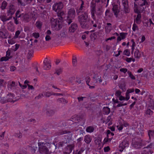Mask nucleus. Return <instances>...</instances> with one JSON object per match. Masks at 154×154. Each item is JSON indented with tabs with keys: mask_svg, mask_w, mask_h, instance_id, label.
Masks as SVG:
<instances>
[{
	"mask_svg": "<svg viewBox=\"0 0 154 154\" xmlns=\"http://www.w3.org/2000/svg\"><path fill=\"white\" fill-rule=\"evenodd\" d=\"M13 95L11 94H8L6 98H5V103L13 101Z\"/></svg>",
	"mask_w": 154,
	"mask_h": 154,
	"instance_id": "obj_13",
	"label": "nucleus"
},
{
	"mask_svg": "<svg viewBox=\"0 0 154 154\" xmlns=\"http://www.w3.org/2000/svg\"><path fill=\"white\" fill-rule=\"evenodd\" d=\"M78 19L80 24L89 19L88 18L87 14L85 12L83 13L82 14L78 16Z\"/></svg>",
	"mask_w": 154,
	"mask_h": 154,
	"instance_id": "obj_6",
	"label": "nucleus"
},
{
	"mask_svg": "<svg viewBox=\"0 0 154 154\" xmlns=\"http://www.w3.org/2000/svg\"><path fill=\"white\" fill-rule=\"evenodd\" d=\"M63 5L61 2L56 3L53 7V9L55 11L59 12L63 8Z\"/></svg>",
	"mask_w": 154,
	"mask_h": 154,
	"instance_id": "obj_7",
	"label": "nucleus"
},
{
	"mask_svg": "<svg viewBox=\"0 0 154 154\" xmlns=\"http://www.w3.org/2000/svg\"><path fill=\"white\" fill-rule=\"evenodd\" d=\"M13 19L14 20V23L16 24H18L19 23L18 22V20H17V18H16L15 17H13Z\"/></svg>",
	"mask_w": 154,
	"mask_h": 154,
	"instance_id": "obj_58",
	"label": "nucleus"
},
{
	"mask_svg": "<svg viewBox=\"0 0 154 154\" xmlns=\"http://www.w3.org/2000/svg\"><path fill=\"white\" fill-rule=\"evenodd\" d=\"M76 13L77 15H79V13L81 12H82V13H83L81 11L82 10H80V9L79 8H76Z\"/></svg>",
	"mask_w": 154,
	"mask_h": 154,
	"instance_id": "obj_55",
	"label": "nucleus"
},
{
	"mask_svg": "<svg viewBox=\"0 0 154 154\" xmlns=\"http://www.w3.org/2000/svg\"><path fill=\"white\" fill-rule=\"evenodd\" d=\"M67 143V142L66 141L65 142L64 141L62 142H60L59 143L58 147H61L64 146H65L66 143Z\"/></svg>",
	"mask_w": 154,
	"mask_h": 154,
	"instance_id": "obj_30",
	"label": "nucleus"
},
{
	"mask_svg": "<svg viewBox=\"0 0 154 154\" xmlns=\"http://www.w3.org/2000/svg\"><path fill=\"white\" fill-rule=\"evenodd\" d=\"M84 5V2L83 1H82V3L81 5V6H80V7L79 8V9H80V10H82L83 9V5Z\"/></svg>",
	"mask_w": 154,
	"mask_h": 154,
	"instance_id": "obj_62",
	"label": "nucleus"
},
{
	"mask_svg": "<svg viewBox=\"0 0 154 154\" xmlns=\"http://www.w3.org/2000/svg\"><path fill=\"white\" fill-rule=\"evenodd\" d=\"M75 16V11L74 8H71L68 12V15L66 19L63 21L66 25H69L72 22Z\"/></svg>",
	"mask_w": 154,
	"mask_h": 154,
	"instance_id": "obj_1",
	"label": "nucleus"
},
{
	"mask_svg": "<svg viewBox=\"0 0 154 154\" xmlns=\"http://www.w3.org/2000/svg\"><path fill=\"white\" fill-rule=\"evenodd\" d=\"M20 33V32L19 30H17L16 31L15 33V36L17 38L19 35Z\"/></svg>",
	"mask_w": 154,
	"mask_h": 154,
	"instance_id": "obj_61",
	"label": "nucleus"
},
{
	"mask_svg": "<svg viewBox=\"0 0 154 154\" xmlns=\"http://www.w3.org/2000/svg\"><path fill=\"white\" fill-rule=\"evenodd\" d=\"M5 98L3 97L1 95H0V101L1 103H5Z\"/></svg>",
	"mask_w": 154,
	"mask_h": 154,
	"instance_id": "obj_49",
	"label": "nucleus"
},
{
	"mask_svg": "<svg viewBox=\"0 0 154 154\" xmlns=\"http://www.w3.org/2000/svg\"><path fill=\"white\" fill-rule=\"evenodd\" d=\"M124 54L127 56H129L130 55V53L128 50H125L124 52Z\"/></svg>",
	"mask_w": 154,
	"mask_h": 154,
	"instance_id": "obj_45",
	"label": "nucleus"
},
{
	"mask_svg": "<svg viewBox=\"0 0 154 154\" xmlns=\"http://www.w3.org/2000/svg\"><path fill=\"white\" fill-rule=\"evenodd\" d=\"M90 81V78L89 76L87 77L86 78V81L87 83H89Z\"/></svg>",
	"mask_w": 154,
	"mask_h": 154,
	"instance_id": "obj_63",
	"label": "nucleus"
},
{
	"mask_svg": "<svg viewBox=\"0 0 154 154\" xmlns=\"http://www.w3.org/2000/svg\"><path fill=\"white\" fill-rule=\"evenodd\" d=\"M91 139L89 135H86L85 137V141L88 144H89L91 142Z\"/></svg>",
	"mask_w": 154,
	"mask_h": 154,
	"instance_id": "obj_18",
	"label": "nucleus"
},
{
	"mask_svg": "<svg viewBox=\"0 0 154 154\" xmlns=\"http://www.w3.org/2000/svg\"><path fill=\"white\" fill-rule=\"evenodd\" d=\"M33 51L32 50H29V52L27 55V58L28 59H30L33 54Z\"/></svg>",
	"mask_w": 154,
	"mask_h": 154,
	"instance_id": "obj_31",
	"label": "nucleus"
},
{
	"mask_svg": "<svg viewBox=\"0 0 154 154\" xmlns=\"http://www.w3.org/2000/svg\"><path fill=\"white\" fill-rule=\"evenodd\" d=\"M36 26L39 29H40L42 26V23L40 21H37L35 24Z\"/></svg>",
	"mask_w": 154,
	"mask_h": 154,
	"instance_id": "obj_24",
	"label": "nucleus"
},
{
	"mask_svg": "<svg viewBox=\"0 0 154 154\" xmlns=\"http://www.w3.org/2000/svg\"><path fill=\"white\" fill-rule=\"evenodd\" d=\"M74 145L73 144L67 145L64 149L63 154H70L73 150L74 152Z\"/></svg>",
	"mask_w": 154,
	"mask_h": 154,
	"instance_id": "obj_5",
	"label": "nucleus"
},
{
	"mask_svg": "<svg viewBox=\"0 0 154 154\" xmlns=\"http://www.w3.org/2000/svg\"><path fill=\"white\" fill-rule=\"evenodd\" d=\"M33 35L36 38H37L39 37V34L38 33L35 32L33 33Z\"/></svg>",
	"mask_w": 154,
	"mask_h": 154,
	"instance_id": "obj_48",
	"label": "nucleus"
},
{
	"mask_svg": "<svg viewBox=\"0 0 154 154\" xmlns=\"http://www.w3.org/2000/svg\"><path fill=\"white\" fill-rule=\"evenodd\" d=\"M60 35L63 38H66L67 37L66 33L65 32H62L60 33Z\"/></svg>",
	"mask_w": 154,
	"mask_h": 154,
	"instance_id": "obj_35",
	"label": "nucleus"
},
{
	"mask_svg": "<svg viewBox=\"0 0 154 154\" xmlns=\"http://www.w3.org/2000/svg\"><path fill=\"white\" fill-rule=\"evenodd\" d=\"M80 119V118L79 117L77 116H75L74 117H73L71 118V121H72L73 122L76 123L78 122H79V120Z\"/></svg>",
	"mask_w": 154,
	"mask_h": 154,
	"instance_id": "obj_23",
	"label": "nucleus"
},
{
	"mask_svg": "<svg viewBox=\"0 0 154 154\" xmlns=\"http://www.w3.org/2000/svg\"><path fill=\"white\" fill-rule=\"evenodd\" d=\"M77 24L75 23H72L69 28V31L70 32H74L77 29Z\"/></svg>",
	"mask_w": 154,
	"mask_h": 154,
	"instance_id": "obj_12",
	"label": "nucleus"
},
{
	"mask_svg": "<svg viewBox=\"0 0 154 154\" xmlns=\"http://www.w3.org/2000/svg\"><path fill=\"white\" fill-rule=\"evenodd\" d=\"M0 18L3 22L6 21L7 16L4 15H2L0 16Z\"/></svg>",
	"mask_w": 154,
	"mask_h": 154,
	"instance_id": "obj_38",
	"label": "nucleus"
},
{
	"mask_svg": "<svg viewBox=\"0 0 154 154\" xmlns=\"http://www.w3.org/2000/svg\"><path fill=\"white\" fill-rule=\"evenodd\" d=\"M45 39L46 41H48L51 39V38L49 35H48L46 36Z\"/></svg>",
	"mask_w": 154,
	"mask_h": 154,
	"instance_id": "obj_60",
	"label": "nucleus"
},
{
	"mask_svg": "<svg viewBox=\"0 0 154 154\" xmlns=\"http://www.w3.org/2000/svg\"><path fill=\"white\" fill-rule=\"evenodd\" d=\"M70 133V131H60L57 132V134L58 135H61L64 134Z\"/></svg>",
	"mask_w": 154,
	"mask_h": 154,
	"instance_id": "obj_26",
	"label": "nucleus"
},
{
	"mask_svg": "<svg viewBox=\"0 0 154 154\" xmlns=\"http://www.w3.org/2000/svg\"><path fill=\"white\" fill-rule=\"evenodd\" d=\"M120 71L123 72L124 73H125L128 71L127 69L126 68H122L120 69Z\"/></svg>",
	"mask_w": 154,
	"mask_h": 154,
	"instance_id": "obj_54",
	"label": "nucleus"
},
{
	"mask_svg": "<svg viewBox=\"0 0 154 154\" xmlns=\"http://www.w3.org/2000/svg\"><path fill=\"white\" fill-rule=\"evenodd\" d=\"M122 3L123 4L124 6L126 5H128V2L127 1L123 0L122 1Z\"/></svg>",
	"mask_w": 154,
	"mask_h": 154,
	"instance_id": "obj_59",
	"label": "nucleus"
},
{
	"mask_svg": "<svg viewBox=\"0 0 154 154\" xmlns=\"http://www.w3.org/2000/svg\"><path fill=\"white\" fill-rule=\"evenodd\" d=\"M46 113L47 115L50 116L53 115L54 114L55 112L53 110L50 109L47 111Z\"/></svg>",
	"mask_w": 154,
	"mask_h": 154,
	"instance_id": "obj_21",
	"label": "nucleus"
},
{
	"mask_svg": "<svg viewBox=\"0 0 154 154\" xmlns=\"http://www.w3.org/2000/svg\"><path fill=\"white\" fill-rule=\"evenodd\" d=\"M105 29L106 32H109L112 29V26H106Z\"/></svg>",
	"mask_w": 154,
	"mask_h": 154,
	"instance_id": "obj_37",
	"label": "nucleus"
},
{
	"mask_svg": "<svg viewBox=\"0 0 154 154\" xmlns=\"http://www.w3.org/2000/svg\"><path fill=\"white\" fill-rule=\"evenodd\" d=\"M124 7L125 13H128L129 11V9L128 8V5L125 6Z\"/></svg>",
	"mask_w": 154,
	"mask_h": 154,
	"instance_id": "obj_46",
	"label": "nucleus"
},
{
	"mask_svg": "<svg viewBox=\"0 0 154 154\" xmlns=\"http://www.w3.org/2000/svg\"><path fill=\"white\" fill-rule=\"evenodd\" d=\"M148 136L149 138H150L151 137H154V131L153 130H149L148 132Z\"/></svg>",
	"mask_w": 154,
	"mask_h": 154,
	"instance_id": "obj_29",
	"label": "nucleus"
},
{
	"mask_svg": "<svg viewBox=\"0 0 154 154\" xmlns=\"http://www.w3.org/2000/svg\"><path fill=\"white\" fill-rule=\"evenodd\" d=\"M140 1H142L143 2L140 4H139V5L141 6H142L146 5H148V3L147 2L146 0H140Z\"/></svg>",
	"mask_w": 154,
	"mask_h": 154,
	"instance_id": "obj_40",
	"label": "nucleus"
},
{
	"mask_svg": "<svg viewBox=\"0 0 154 154\" xmlns=\"http://www.w3.org/2000/svg\"><path fill=\"white\" fill-rule=\"evenodd\" d=\"M141 18V15L140 14H138L137 16L136 19V22L137 23L139 24L140 23V19Z\"/></svg>",
	"mask_w": 154,
	"mask_h": 154,
	"instance_id": "obj_28",
	"label": "nucleus"
},
{
	"mask_svg": "<svg viewBox=\"0 0 154 154\" xmlns=\"http://www.w3.org/2000/svg\"><path fill=\"white\" fill-rule=\"evenodd\" d=\"M39 151L41 154H50L51 152L48 147L49 145L46 143L39 142L38 143Z\"/></svg>",
	"mask_w": 154,
	"mask_h": 154,
	"instance_id": "obj_2",
	"label": "nucleus"
},
{
	"mask_svg": "<svg viewBox=\"0 0 154 154\" xmlns=\"http://www.w3.org/2000/svg\"><path fill=\"white\" fill-rule=\"evenodd\" d=\"M121 94V92L119 91H116V93H115V94L116 96H120Z\"/></svg>",
	"mask_w": 154,
	"mask_h": 154,
	"instance_id": "obj_51",
	"label": "nucleus"
},
{
	"mask_svg": "<svg viewBox=\"0 0 154 154\" xmlns=\"http://www.w3.org/2000/svg\"><path fill=\"white\" fill-rule=\"evenodd\" d=\"M137 28H138L136 24L134 23L133 25V26L132 28V29L133 31H135L136 29Z\"/></svg>",
	"mask_w": 154,
	"mask_h": 154,
	"instance_id": "obj_53",
	"label": "nucleus"
},
{
	"mask_svg": "<svg viewBox=\"0 0 154 154\" xmlns=\"http://www.w3.org/2000/svg\"><path fill=\"white\" fill-rule=\"evenodd\" d=\"M90 37L91 40L94 41L96 39L97 36L95 33H93L91 34Z\"/></svg>",
	"mask_w": 154,
	"mask_h": 154,
	"instance_id": "obj_32",
	"label": "nucleus"
},
{
	"mask_svg": "<svg viewBox=\"0 0 154 154\" xmlns=\"http://www.w3.org/2000/svg\"><path fill=\"white\" fill-rule=\"evenodd\" d=\"M127 34V33L122 32L120 33V36L121 37L122 39H124L126 35Z\"/></svg>",
	"mask_w": 154,
	"mask_h": 154,
	"instance_id": "obj_44",
	"label": "nucleus"
},
{
	"mask_svg": "<svg viewBox=\"0 0 154 154\" xmlns=\"http://www.w3.org/2000/svg\"><path fill=\"white\" fill-rule=\"evenodd\" d=\"M52 95L50 92H46L45 94L44 95L47 97H48L51 95Z\"/></svg>",
	"mask_w": 154,
	"mask_h": 154,
	"instance_id": "obj_57",
	"label": "nucleus"
},
{
	"mask_svg": "<svg viewBox=\"0 0 154 154\" xmlns=\"http://www.w3.org/2000/svg\"><path fill=\"white\" fill-rule=\"evenodd\" d=\"M63 14V12H60L59 14L58 15V16H59V17L58 19H57L60 21H61L62 22V21L63 19V17L61 16V15H62Z\"/></svg>",
	"mask_w": 154,
	"mask_h": 154,
	"instance_id": "obj_43",
	"label": "nucleus"
},
{
	"mask_svg": "<svg viewBox=\"0 0 154 154\" xmlns=\"http://www.w3.org/2000/svg\"><path fill=\"white\" fill-rule=\"evenodd\" d=\"M44 63L45 64L44 67L45 69H47V68H49L51 67V65H50L47 62H45V61H44Z\"/></svg>",
	"mask_w": 154,
	"mask_h": 154,
	"instance_id": "obj_36",
	"label": "nucleus"
},
{
	"mask_svg": "<svg viewBox=\"0 0 154 154\" xmlns=\"http://www.w3.org/2000/svg\"><path fill=\"white\" fill-rule=\"evenodd\" d=\"M94 129L92 126L88 127L86 129L87 132L91 133L94 131Z\"/></svg>",
	"mask_w": 154,
	"mask_h": 154,
	"instance_id": "obj_27",
	"label": "nucleus"
},
{
	"mask_svg": "<svg viewBox=\"0 0 154 154\" xmlns=\"http://www.w3.org/2000/svg\"><path fill=\"white\" fill-rule=\"evenodd\" d=\"M153 113L152 111H151L150 109H147L146 112V114L148 115V117H150Z\"/></svg>",
	"mask_w": 154,
	"mask_h": 154,
	"instance_id": "obj_25",
	"label": "nucleus"
},
{
	"mask_svg": "<svg viewBox=\"0 0 154 154\" xmlns=\"http://www.w3.org/2000/svg\"><path fill=\"white\" fill-rule=\"evenodd\" d=\"M77 63V59L76 57L72 59V63L73 66H75Z\"/></svg>",
	"mask_w": 154,
	"mask_h": 154,
	"instance_id": "obj_47",
	"label": "nucleus"
},
{
	"mask_svg": "<svg viewBox=\"0 0 154 154\" xmlns=\"http://www.w3.org/2000/svg\"><path fill=\"white\" fill-rule=\"evenodd\" d=\"M149 151H146V150H144L142 152L141 154H149Z\"/></svg>",
	"mask_w": 154,
	"mask_h": 154,
	"instance_id": "obj_64",
	"label": "nucleus"
},
{
	"mask_svg": "<svg viewBox=\"0 0 154 154\" xmlns=\"http://www.w3.org/2000/svg\"><path fill=\"white\" fill-rule=\"evenodd\" d=\"M129 145L128 142L127 140H124L119 145V147L121 148L119 149V151L122 152L123 149L126 147L128 146Z\"/></svg>",
	"mask_w": 154,
	"mask_h": 154,
	"instance_id": "obj_10",
	"label": "nucleus"
},
{
	"mask_svg": "<svg viewBox=\"0 0 154 154\" xmlns=\"http://www.w3.org/2000/svg\"><path fill=\"white\" fill-rule=\"evenodd\" d=\"M10 51H8L6 52V57H2L0 59L1 61H6L8 60L11 57H8L10 55Z\"/></svg>",
	"mask_w": 154,
	"mask_h": 154,
	"instance_id": "obj_14",
	"label": "nucleus"
},
{
	"mask_svg": "<svg viewBox=\"0 0 154 154\" xmlns=\"http://www.w3.org/2000/svg\"><path fill=\"white\" fill-rule=\"evenodd\" d=\"M62 23L57 19H54L52 24V28L56 30H59L62 27Z\"/></svg>",
	"mask_w": 154,
	"mask_h": 154,
	"instance_id": "obj_3",
	"label": "nucleus"
},
{
	"mask_svg": "<svg viewBox=\"0 0 154 154\" xmlns=\"http://www.w3.org/2000/svg\"><path fill=\"white\" fill-rule=\"evenodd\" d=\"M92 5L91 6V7L92 8L91 9V14H92V16L93 17L94 16V13L96 12L95 11V5L92 2L91 3Z\"/></svg>",
	"mask_w": 154,
	"mask_h": 154,
	"instance_id": "obj_16",
	"label": "nucleus"
},
{
	"mask_svg": "<svg viewBox=\"0 0 154 154\" xmlns=\"http://www.w3.org/2000/svg\"><path fill=\"white\" fill-rule=\"evenodd\" d=\"M15 137L19 138H21L22 137V134L20 131H19L17 133H15Z\"/></svg>",
	"mask_w": 154,
	"mask_h": 154,
	"instance_id": "obj_39",
	"label": "nucleus"
},
{
	"mask_svg": "<svg viewBox=\"0 0 154 154\" xmlns=\"http://www.w3.org/2000/svg\"><path fill=\"white\" fill-rule=\"evenodd\" d=\"M143 140L138 138H135L132 140V144L134 147L139 149L142 146Z\"/></svg>",
	"mask_w": 154,
	"mask_h": 154,
	"instance_id": "obj_4",
	"label": "nucleus"
},
{
	"mask_svg": "<svg viewBox=\"0 0 154 154\" xmlns=\"http://www.w3.org/2000/svg\"><path fill=\"white\" fill-rule=\"evenodd\" d=\"M7 3L5 1H4L2 3L1 6V8L2 10L5 9V7L7 6Z\"/></svg>",
	"mask_w": 154,
	"mask_h": 154,
	"instance_id": "obj_33",
	"label": "nucleus"
},
{
	"mask_svg": "<svg viewBox=\"0 0 154 154\" xmlns=\"http://www.w3.org/2000/svg\"><path fill=\"white\" fill-rule=\"evenodd\" d=\"M56 72H55V74L56 73L57 75H59L63 71V69L61 68H60L59 69L55 70Z\"/></svg>",
	"mask_w": 154,
	"mask_h": 154,
	"instance_id": "obj_34",
	"label": "nucleus"
},
{
	"mask_svg": "<svg viewBox=\"0 0 154 154\" xmlns=\"http://www.w3.org/2000/svg\"><path fill=\"white\" fill-rule=\"evenodd\" d=\"M134 88H132V89H128L127 90L126 92L129 94L130 93H131L134 92Z\"/></svg>",
	"mask_w": 154,
	"mask_h": 154,
	"instance_id": "obj_50",
	"label": "nucleus"
},
{
	"mask_svg": "<svg viewBox=\"0 0 154 154\" xmlns=\"http://www.w3.org/2000/svg\"><path fill=\"white\" fill-rule=\"evenodd\" d=\"M15 11V6L13 5H11L9 6V9L8 11V13L11 15L13 14Z\"/></svg>",
	"mask_w": 154,
	"mask_h": 154,
	"instance_id": "obj_15",
	"label": "nucleus"
},
{
	"mask_svg": "<svg viewBox=\"0 0 154 154\" xmlns=\"http://www.w3.org/2000/svg\"><path fill=\"white\" fill-rule=\"evenodd\" d=\"M112 5V11L116 17H117L118 14L120 11V8H118V5H117L113 4Z\"/></svg>",
	"mask_w": 154,
	"mask_h": 154,
	"instance_id": "obj_9",
	"label": "nucleus"
},
{
	"mask_svg": "<svg viewBox=\"0 0 154 154\" xmlns=\"http://www.w3.org/2000/svg\"><path fill=\"white\" fill-rule=\"evenodd\" d=\"M141 55V54L139 50L138 49L136 50L134 53V57L136 58H139L140 57Z\"/></svg>",
	"mask_w": 154,
	"mask_h": 154,
	"instance_id": "obj_20",
	"label": "nucleus"
},
{
	"mask_svg": "<svg viewBox=\"0 0 154 154\" xmlns=\"http://www.w3.org/2000/svg\"><path fill=\"white\" fill-rule=\"evenodd\" d=\"M103 111L106 114H109L110 112V109L108 107H104L103 108Z\"/></svg>",
	"mask_w": 154,
	"mask_h": 154,
	"instance_id": "obj_22",
	"label": "nucleus"
},
{
	"mask_svg": "<svg viewBox=\"0 0 154 154\" xmlns=\"http://www.w3.org/2000/svg\"><path fill=\"white\" fill-rule=\"evenodd\" d=\"M29 18V16L27 14H23V16L22 18H23V20L28 22Z\"/></svg>",
	"mask_w": 154,
	"mask_h": 154,
	"instance_id": "obj_17",
	"label": "nucleus"
},
{
	"mask_svg": "<svg viewBox=\"0 0 154 154\" xmlns=\"http://www.w3.org/2000/svg\"><path fill=\"white\" fill-rule=\"evenodd\" d=\"M90 20L89 19L80 24L82 28L83 29H88L90 26Z\"/></svg>",
	"mask_w": 154,
	"mask_h": 154,
	"instance_id": "obj_11",
	"label": "nucleus"
},
{
	"mask_svg": "<svg viewBox=\"0 0 154 154\" xmlns=\"http://www.w3.org/2000/svg\"><path fill=\"white\" fill-rule=\"evenodd\" d=\"M8 35V32L5 28H2L0 31V37L3 38H6Z\"/></svg>",
	"mask_w": 154,
	"mask_h": 154,
	"instance_id": "obj_8",
	"label": "nucleus"
},
{
	"mask_svg": "<svg viewBox=\"0 0 154 154\" xmlns=\"http://www.w3.org/2000/svg\"><path fill=\"white\" fill-rule=\"evenodd\" d=\"M100 76L97 75H95L93 77V79H94V81H96V82H97L99 81V79L100 78Z\"/></svg>",
	"mask_w": 154,
	"mask_h": 154,
	"instance_id": "obj_42",
	"label": "nucleus"
},
{
	"mask_svg": "<svg viewBox=\"0 0 154 154\" xmlns=\"http://www.w3.org/2000/svg\"><path fill=\"white\" fill-rule=\"evenodd\" d=\"M125 86H126V85H125V83L124 82L121 83L120 84V85H119V88L121 89H122V90L123 91H125L126 90V88Z\"/></svg>",
	"mask_w": 154,
	"mask_h": 154,
	"instance_id": "obj_19",
	"label": "nucleus"
},
{
	"mask_svg": "<svg viewBox=\"0 0 154 154\" xmlns=\"http://www.w3.org/2000/svg\"><path fill=\"white\" fill-rule=\"evenodd\" d=\"M86 97H78L77 99L78 100L79 102H80L81 101H82Z\"/></svg>",
	"mask_w": 154,
	"mask_h": 154,
	"instance_id": "obj_52",
	"label": "nucleus"
},
{
	"mask_svg": "<svg viewBox=\"0 0 154 154\" xmlns=\"http://www.w3.org/2000/svg\"><path fill=\"white\" fill-rule=\"evenodd\" d=\"M128 74L129 75V77L131 78L133 80H135V77L132 75L131 73V72L129 71H128Z\"/></svg>",
	"mask_w": 154,
	"mask_h": 154,
	"instance_id": "obj_41",
	"label": "nucleus"
},
{
	"mask_svg": "<svg viewBox=\"0 0 154 154\" xmlns=\"http://www.w3.org/2000/svg\"><path fill=\"white\" fill-rule=\"evenodd\" d=\"M110 150V148L109 146L105 147L104 148V151L105 152H108Z\"/></svg>",
	"mask_w": 154,
	"mask_h": 154,
	"instance_id": "obj_56",
	"label": "nucleus"
}]
</instances>
